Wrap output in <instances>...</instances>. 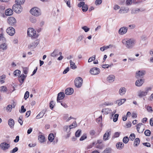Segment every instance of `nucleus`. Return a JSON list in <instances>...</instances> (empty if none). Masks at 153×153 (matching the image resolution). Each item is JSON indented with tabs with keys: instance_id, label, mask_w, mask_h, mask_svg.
Masks as SVG:
<instances>
[{
	"instance_id": "nucleus-1",
	"label": "nucleus",
	"mask_w": 153,
	"mask_h": 153,
	"mask_svg": "<svg viewBox=\"0 0 153 153\" xmlns=\"http://www.w3.org/2000/svg\"><path fill=\"white\" fill-rule=\"evenodd\" d=\"M122 42L127 48L131 49L134 46L136 41L133 38H127L123 39Z\"/></svg>"
},
{
	"instance_id": "nucleus-2",
	"label": "nucleus",
	"mask_w": 153,
	"mask_h": 153,
	"mask_svg": "<svg viewBox=\"0 0 153 153\" xmlns=\"http://www.w3.org/2000/svg\"><path fill=\"white\" fill-rule=\"evenodd\" d=\"M151 89V87H149L146 88L144 90H139L137 93L138 96L140 98L146 96Z\"/></svg>"
},
{
	"instance_id": "nucleus-3",
	"label": "nucleus",
	"mask_w": 153,
	"mask_h": 153,
	"mask_svg": "<svg viewBox=\"0 0 153 153\" xmlns=\"http://www.w3.org/2000/svg\"><path fill=\"white\" fill-rule=\"evenodd\" d=\"M12 9L17 13H20L22 11V8L21 5L20 4L16 3L13 5Z\"/></svg>"
},
{
	"instance_id": "nucleus-4",
	"label": "nucleus",
	"mask_w": 153,
	"mask_h": 153,
	"mask_svg": "<svg viewBox=\"0 0 153 153\" xmlns=\"http://www.w3.org/2000/svg\"><path fill=\"white\" fill-rule=\"evenodd\" d=\"M30 12L32 15L36 16H38L41 14L40 10L36 7L32 8L30 11Z\"/></svg>"
},
{
	"instance_id": "nucleus-5",
	"label": "nucleus",
	"mask_w": 153,
	"mask_h": 153,
	"mask_svg": "<svg viewBox=\"0 0 153 153\" xmlns=\"http://www.w3.org/2000/svg\"><path fill=\"white\" fill-rule=\"evenodd\" d=\"M27 34L30 37L34 36V37H37L39 35L36 33L35 30L33 28H29L28 29Z\"/></svg>"
},
{
	"instance_id": "nucleus-6",
	"label": "nucleus",
	"mask_w": 153,
	"mask_h": 153,
	"mask_svg": "<svg viewBox=\"0 0 153 153\" xmlns=\"http://www.w3.org/2000/svg\"><path fill=\"white\" fill-rule=\"evenodd\" d=\"M83 79L80 77H79L76 78L74 81V83L76 87L78 88H80L82 84Z\"/></svg>"
},
{
	"instance_id": "nucleus-7",
	"label": "nucleus",
	"mask_w": 153,
	"mask_h": 153,
	"mask_svg": "<svg viewBox=\"0 0 153 153\" xmlns=\"http://www.w3.org/2000/svg\"><path fill=\"white\" fill-rule=\"evenodd\" d=\"M145 126L142 123H139L137 125V130L140 133H142L145 129Z\"/></svg>"
},
{
	"instance_id": "nucleus-8",
	"label": "nucleus",
	"mask_w": 153,
	"mask_h": 153,
	"mask_svg": "<svg viewBox=\"0 0 153 153\" xmlns=\"http://www.w3.org/2000/svg\"><path fill=\"white\" fill-rule=\"evenodd\" d=\"M39 41L38 39L35 40L34 42L31 43L30 44L28 45V48L30 49H34L39 44Z\"/></svg>"
},
{
	"instance_id": "nucleus-9",
	"label": "nucleus",
	"mask_w": 153,
	"mask_h": 153,
	"mask_svg": "<svg viewBox=\"0 0 153 153\" xmlns=\"http://www.w3.org/2000/svg\"><path fill=\"white\" fill-rule=\"evenodd\" d=\"M7 22L10 25H14L16 23V20L13 17H9L7 19Z\"/></svg>"
},
{
	"instance_id": "nucleus-10",
	"label": "nucleus",
	"mask_w": 153,
	"mask_h": 153,
	"mask_svg": "<svg viewBox=\"0 0 153 153\" xmlns=\"http://www.w3.org/2000/svg\"><path fill=\"white\" fill-rule=\"evenodd\" d=\"M100 69L97 68H93L90 71V73L92 75H95L98 74L100 72Z\"/></svg>"
},
{
	"instance_id": "nucleus-11",
	"label": "nucleus",
	"mask_w": 153,
	"mask_h": 153,
	"mask_svg": "<svg viewBox=\"0 0 153 153\" xmlns=\"http://www.w3.org/2000/svg\"><path fill=\"white\" fill-rule=\"evenodd\" d=\"M6 32L8 34L11 36L14 35L15 32V29L12 27L8 28L6 30Z\"/></svg>"
},
{
	"instance_id": "nucleus-12",
	"label": "nucleus",
	"mask_w": 153,
	"mask_h": 153,
	"mask_svg": "<svg viewBox=\"0 0 153 153\" xmlns=\"http://www.w3.org/2000/svg\"><path fill=\"white\" fill-rule=\"evenodd\" d=\"M128 30V28L126 27H123L120 28L119 30L118 33L121 35L126 33Z\"/></svg>"
},
{
	"instance_id": "nucleus-13",
	"label": "nucleus",
	"mask_w": 153,
	"mask_h": 153,
	"mask_svg": "<svg viewBox=\"0 0 153 153\" xmlns=\"http://www.w3.org/2000/svg\"><path fill=\"white\" fill-rule=\"evenodd\" d=\"M0 147L2 150H6L10 148V145L9 144L7 143L6 142H4L1 144Z\"/></svg>"
},
{
	"instance_id": "nucleus-14",
	"label": "nucleus",
	"mask_w": 153,
	"mask_h": 153,
	"mask_svg": "<svg viewBox=\"0 0 153 153\" xmlns=\"http://www.w3.org/2000/svg\"><path fill=\"white\" fill-rule=\"evenodd\" d=\"M145 73L146 72L144 70L138 71L136 72V77L137 78L139 77H143Z\"/></svg>"
},
{
	"instance_id": "nucleus-15",
	"label": "nucleus",
	"mask_w": 153,
	"mask_h": 153,
	"mask_svg": "<svg viewBox=\"0 0 153 153\" xmlns=\"http://www.w3.org/2000/svg\"><path fill=\"white\" fill-rule=\"evenodd\" d=\"M111 134V130H108L104 134L103 139L104 140H106L109 139L108 137L110 136Z\"/></svg>"
},
{
	"instance_id": "nucleus-16",
	"label": "nucleus",
	"mask_w": 153,
	"mask_h": 153,
	"mask_svg": "<svg viewBox=\"0 0 153 153\" xmlns=\"http://www.w3.org/2000/svg\"><path fill=\"white\" fill-rule=\"evenodd\" d=\"M115 79V76L113 74H111L108 76L107 80L109 82L111 83L114 81Z\"/></svg>"
},
{
	"instance_id": "nucleus-17",
	"label": "nucleus",
	"mask_w": 153,
	"mask_h": 153,
	"mask_svg": "<svg viewBox=\"0 0 153 153\" xmlns=\"http://www.w3.org/2000/svg\"><path fill=\"white\" fill-rule=\"evenodd\" d=\"M19 81L21 83V84L22 85V84L24 82L25 79L27 77V75H25L24 74H22L20 75L19 76Z\"/></svg>"
},
{
	"instance_id": "nucleus-18",
	"label": "nucleus",
	"mask_w": 153,
	"mask_h": 153,
	"mask_svg": "<svg viewBox=\"0 0 153 153\" xmlns=\"http://www.w3.org/2000/svg\"><path fill=\"white\" fill-rule=\"evenodd\" d=\"M65 94L64 92H60L58 94L57 101L58 102H60V100H62L65 97Z\"/></svg>"
},
{
	"instance_id": "nucleus-19",
	"label": "nucleus",
	"mask_w": 153,
	"mask_h": 153,
	"mask_svg": "<svg viewBox=\"0 0 153 153\" xmlns=\"http://www.w3.org/2000/svg\"><path fill=\"white\" fill-rule=\"evenodd\" d=\"M74 89L72 88H68L65 91V93L67 95L72 94L74 92Z\"/></svg>"
},
{
	"instance_id": "nucleus-20",
	"label": "nucleus",
	"mask_w": 153,
	"mask_h": 153,
	"mask_svg": "<svg viewBox=\"0 0 153 153\" xmlns=\"http://www.w3.org/2000/svg\"><path fill=\"white\" fill-rule=\"evenodd\" d=\"M144 80L142 79H138L136 81L135 85L138 87H140L144 83Z\"/></svg>"
},
{
	"instance_id": "nucleus-21",
	"label": "nucleus",
	"mask_w": 153,
	"mask_h": 153,
	"mask_svg": "<svg viewBox=\"0 0 153 153\" xmlns=\"http://www.w3.org/2000/svg\"><path fill=\"white\" fill-rule=\"evenodd\" d=\"M8 124L11 128H13L14 125V122L13 119H10L8 121Z\"/></svg>"
},
{
	"instance_id": "nucleus-22",
	"label": "nucleus",
	"mask_w": 153,
	"mask_h": 153,
	"mask_svg": "<svg viewBox=\"0 0 153 153\" xmlns=\"http://www.w3.org/2000/svg\"><path fill=\"white\" fill-rule=\"evenodd\" d=\"M101 112L103 114H107L109 113H111V109L108 108H104L102 110Z\"/></svg>"
},
{
	"instance_id": "nucleus-23",
	"label": "nucleus",
	"mask_w": 153,
	"mask_h": 153,
	"mask_svg": "<svg viewBox=\"0 0 153 153\" xmlns=\"http://www.w3.org/2000/svg\"><path fill=\"white\" fill-rule=\"evenodd\" d=\"M129 11L128 9L126 8H121L119 11V13L120 14L127 13Z\"/></svg>"
},
{
	"instance_id": "nucleus-24",
	"label": "nucleus",
	"mask_w": 153,
	"mask_h": 153,
	"mask_svg": "<svg viewBox=\"0 0 153 153\" xmlns=\"http://www.w3.org/2000/svg\"><path fill=\"white\" fill-rule=\"evenodd\" d=\"M124 146V144L122 142L117 143L116 144V147L117 148L119 149H122Z\"/></svg>"
},
{
	"instance_id": "nucleus-25",
	"label": "nucleus",
	"mask_w": 153,
	"mask_h": 153,
	"mask_svg": "<svg viewBox=\"0 0 153 153\" xmlns=\"http://www.w3.org/2000/svg\"><path fill=\"white\" fill-rule=\"evenodd\" d=\"M13 10L10 8L7 9L5 11V13L6 15L7 16H10L13 14Z\"/></svg>"
},
{
	"instance_id": "nucleus-26",
	"label": "nucleus",
	"mask_w": 153,
	"mask_h": 153,
	"mask_svg": "<svg viewBox=\"0 0 153 153\" xmlns=\"http://www.w3.org/2000/svg\"><path fill=\"white\" fill-rule=\"evenodd\" d=\"M59 51L58 49H55L51 54V56L53 57H56L59 55Z\"/></svg>"
},
{
	"instance_id": "nucleus-27",
	"label": "nucleus",
	"mask_w": 153,
	"mask_h": 153,
	"mask_svg": "<svg viewBox=\"0 0 153 153\" xmlns=\"http://www.w3.org/2000/svg\"><path fill=\"white\" fill-rule=\"evenodd\" d=\"M126 101V99L124 98L116 101L115 103L117 104L118 106H120L123 104Z\"/></svg>"
},
{
	"instance_id": "nucleus-28",
	"label": "nucleus",
	"mask_w": 153,
	"mask_h": 153,
	"mask_svg": "<svg viewBox=\"0 0 153 153\" xmlns=\"http://www.w3.org/2000/svg\"><path fill=\"white\" fill-rule=\"evenodd\" d=\"M126 91V88L124 87H121L119 89V93L120 95H123L125 94Z\"/></svg>"
},
{
	"instance_id": "nucleus-29",
	"label": "nucleus",
	"mask_w": 153,
	"mask_h": 153,
	"mask_svg": "<svg viewBox=\"0 0 153 153\" xmlns=\"http://www.w3.org/2000/svg\"><path fill=\"white\" fill-rule=\"evenodd\" d=\"M45 112V110H42L36 116V118L37 119H39L42 117L44 115Z\"/></svg>"
},
{
	"instance_id": "nucleus-30",
	"label": "nucleus",
	"mask_w": 153,
	"mask_h": 153,
	"mask_svg": "<svg viewBox=\"0 0 153 153\" xmlns=\"http://www.w3.org/2000/svg\"><path fill=\"white\" fill-rule=\"evenodd\" d=\"M70 63L71 68L72 69H74L77 68V66L75 65V63L73 62V61L72 60H70Z\"/></svg>"
},
{
	"instance_id": "nucleus-31",
	"label": "nucleus",
	"mask_w": 153,
	"mask_h": 153,
	"mask_svg": "<svg viewBox=\"0 0 153 153\" xmlns=\"http://www.w3.org/2000/svg\"><path fill=\"white\" fill-rule=\"evenodd\" d=\"M112 47L111 45H109L108 46H104L100 48V50L102 51H103L105 50L108 49L110 47Z\"/></svg>"
},
{
	"instance_id": "nucleus-32",
	"label": "nucleus",
	"mask_w": 153,
	"mask_h": 153,
	"mask_svg": "<svg viewBox=\"0 0 153 153\" xmlns=\"http://www.w3.org/2000/svg\"><path fill=\"white\" fill-rule=\"evenodd\" d=\"M7 48V44L4 43L0 45V49L2 50H5Z\"/></svg>"
},
{
	"instance_id": "nucleus-33",
	"label": "nucleus",
	"mask_w": 153,
	"mask_h": 153,
	"mask_svg": "<svg viewBox=\"0 0 153 153\" xmlns=\"http://www.w3.org/2000/svg\"><path fill=\"white\" fill-rule=\"evenodd\" d=\"M38 140L41 143L44 142L45 141V139L44 137L42 135H39L38 137Z\"/></svg>"
},
{
	"instance_id": "nucleus-34",
	"label": "nucleus",
	"mask_w": 153,
	"mask_h": 153,
	"mask_svg": "<svg viewBox=\"0 0 153 153\" xmlns=\"http://www.w3.org/2000/svg\"><path fill=\"white\" fill-rule=\"evenodd\" d=\"M54 138V135L52 133H51L48 136V139L51 142H52L53 141Z\"/></svg>"
},
{
	"instance_id": "nucleus-35",
	"label": "nucleus",
	"mask_w": 153,
	"mask_h": 153,
	"mask_svg": "<svg viewBox=\"0 0 153 153\" xmlns=\"http://www.w3.org/2000/svg\"><path fill=\"white\" fill-rule=\"evenodd\" d=\"M140 140L138 138H137L134 141V146H137L139 144Z\"/></svg>"
},
{
	"instance_id": "nucleus-36",
	"label": "nucleus",
	"mask_w": 153,
	"mask_h": 153,
	"mask_svg": "<svg viewBox=\"0 0 153 153\" xmlns=\"http://www.w3.org/2000/svg\"><path fill=\"white\" fill-rule=\"evenodd\" d=\"M6 77V76L4 74H3L0 76V82L2 84L4 82V80L3 79H5Z\"/></svg>"
},
{
	"instance_id": "nucleus-37",
	"label": "nucleus",
	"mask_w": 153,
	"mask_h": 153,
	"mask_svg": "<svg viewBox=\"0 0 153 153\" xmlns=\"http://www.w3.org/2000/svg\"><path fill=\"white\" fill-rule=\"evenodd\" d=\"M21 71L19 70H16L13 72V74L15 76H19L21 74Z\"/></svg>"
},
{
	"instance_id": "nucleus-38",
	"label": "nucleus",
	"mask_w": 153,
	"mask_h": 153,
	"mask_svg": "<svg viewBox=\"0 0 153 153\" xmlns=\"http://www.w3.org/2000/svg\"><path fill=\"white\" fill-rule=\"evenodd\" d=\"M25 0H15L16 4H20V5L23 4L25 1Z\"/></svg>"
},
{
	"instance_id": "nucleus-39",
	"label": "nucleus",
	"mask_w": 153,
	"mask_h": 153,
	"mask_svg": "<svg viewBox=\"0 0 153 153\" xmlns=\"http://www.w3.org/2000/svg\"><path fill=\"white\" fill-rule=\"evenodd\" d=\"M88 9L87 5L84 4V5L82 7V10L83 12H86Z\"/></svg>"
},
{
	"instance_id": "nucleus-40",
	"label": "nucleus",
	"mask_w": 153,
	"mask_h": 153,
	"mask_svg": "<svg viewBox=\"0 0 153 153\" xmlns=\"http://www.w3.org/2000/svg\"><path fill=\"white\" fill-rule=\"evenodd\" d=\"M76 125H77L76 122H74L73 124L70 125L69 126V131L71 129L76 127Z\"/></svg>"
},
{
	"instance_id": "nucleus-41",
	"label": "nucleus",
	"mask_w": 153,
	"mask_h": 153,
	"mask_svg": "<svg viewBox=\"0 0 153 153\" xmlns=\"http://www.w3.org/2000/svg\"><path fill=\"white\" fill-rule=\"evenodd\" d=\"M12 109V106L11 105H8L6 108V110L7 111L10 112Z\"/></svg>"
},
{
	"instance_id": "nucleus-42",
	"label": "nucleus",
	"mask_w": 153,
	"mask_h": 153,
	"mask_svg": "<svg viewBox=\"0 0 153 153\" xmlns=\"http://www.w3.org/2000/svg\"><path fill=\"white\" fill-rule=\"evenodd\" d=\"M7 90V88L4 86H2L0 87V90L3 92H6Z\"/></svg>"
},
{
	"instance_id": "nucleus-43",
	"label": "nucleus",
	"mask_w": 153,
	"mask_h": 153,
	"mask_svg": "<svg viewBox=\"0 0 153 153\" xmlns=\"http://www.w3.org/2000/svg\"><path fill=\"white\" fill-rule=\"evenodd\" d=\"M95 55H93L91 57L89 58L88 60V62H90L94 60L95 59Z\"/></svg>"
},
{
	"instance_id": "nucleus-44",
	"label": "nucleus",
	"mask_w": 153,
	"mask_h": 153,
	"mask_svg": "<svg viewBox=\"0 0 153 153\" xmlns=\"http://www.w3.org/2000/svg\"><path fill=\"white\" fill-rule=\"evenodd\" d=\"M81 132V130H78L75 133V136L76 137H79L80 136Z\"/></svg>"
},
{
	"instance_id": "nucleus-45",
	"label": "nucleus",
	"mask_w": 153,
	"mask_h": 153,
	"mask_svg": "<svg viewBox=\"0 0 153 153\" xmlns=\"http://www.w3.org/2000/svg\"><path fill=\"white\" fill-rule=\"evenodd\" d=\"M111 149L110 148H107L102 153H111Z\"/></svg>"
},
{
	"instance_id": "nucleus-46",
	"label": "nucleus",
	"mask_w": 153,
	"mask_h": 153,
	"mask_svg": "<svg viewBox=\"0 0 153 153\" xmlns=\"http://www.w3.org/2000/svg\"><path fill=\"white\" fill-rule=\"evenodd\" d=\"M28 68L27 67L23 68V71L24 73L25 74H27L28 73Z\"/></svg>"
},
{
	"instance_id": "nucleus-47",
	"label": "nucleus",
	"mask_w": 153,
	"mask_h": 153,
	"mask_svg": "<svg viewBox=\"0 0 153 153\" xmlns=\"http://www.w3.org/2000/svg\"><path fill=\"white\" fill-rule=\"evenodd\" d=\"M82 28L83 30L85 32H88L90 30V28L86 26L82 27Z\"/></svg>"
},
{
	"instance_id": "nucleus-48",
	"label": "nucleus",
	"mask_w": 153,
	"mask_h": 153,
	"mask_svg": "<svg viewBox=\"0 0 153 153\" xmlns=\"http://www.w3.org/2000/svg\"><path fill=\"white\" fill-rule=\"evenodd\" d=\"M129 139L127 137H124L123 139V142L125 143H127L128 142Z\"/></svg>"
},
{
	"instance_id": "nucleus-49",
	"label": "nucleus",
	"mask_w": 153,
	"mask_h": 153,
	"mask_svg": "<svg viewBox=\"0 0 153 153\" xmlns=\"http://www.w3.org/2000/svg\"><path fill=\"white\" fill-rule=\"evenodd\" d=\"M144 134L146 136H149L150 135L151 132L149 130H146L145 131Z\"/></svg>"
},
{
	"instance_id": "nucleus-50",
	"label": "nucleus",
	"mask_w": 153,
	"mask_h": 153,
	"mask_svg": "<svg viewBox=\"0 0 153 153\" xmlns=\"http://www.w3.org/2000/svg\"><path fill=\"white\" fill-rule=\"evenodd\" d=\"M135 137V135L133 133L131 134L129 137L130 139L131 140H133Z\"/></svg>"
},
{
	"instance_id": "nucleus-51",
	"label": "nucleus",
	"mask_w": 153,
	"mask_h": 153,
	"mask_svg": "<svg viewBox=\"0 0 153 153\" xmlns=\"http://www.w3.org/2000/svg\"><path fill=\"white\" fill-rule=\"evenodd\" d=\"M30 21L33 23H35L36 22V19L35 17H31L30 19Z\"/></svg>"
},
{
	"instance_id": "nucleus-52",
	"label": "nucleus",
	"mask_w": 153,
	"mask_h": 153,
	"mask_svg": "<svg viewBox=\"0 0 153 153\" xmlns=\"http://www.w3.org/2000/svg\"><path fill=\"white\" fill-rule=\"evenodd\" d=\"M118 116V114H116L114 115L113 118V121L114 122H116L117 120Z\"/></svg>"
},
{
	"instance_id": "nucleus-53",
	"label": "nucleus",
	"mask_w": 153,
	"mask_h": 153,
	"mask_svg": "<svg viewBox=\"0 0 153 153\" xmlns=\"http://www.w3.org/2000/svg\"><path fill=\"white\" fill-rule=\"evenodd\" d=\"M102 2V0H96L95 2V4L96 5H98L100 4Z\"/></svg>"
},
{
	"instance_id": "nucleus-54",
	"label": "nucleus",
	"mask_w": 153,
	"mask_h": 153,
	"mask_svg": "<svg viewBox=\"0 0 153 153\" xmlns=\"http://www.w3.org/2000/svg\"><path fill=\"white\" fill-rule=\"evenodd\" d=\"M29 92L27 91L25 94L24 99L25 100H26L27 98L29 97Z\"/></svg>"
},
{
	"instance_id": "nucleus-55",
	"label": "nucleus",
	"mask_w": 153,
	"mask_h": 153,
	"mask_svg": "<svg viewBox=\"0 0 153 153\" xmlns=\"http://www.w3.org/2000/svg\"><path fill=\"white\" fill-rule=\"evenodd\" d=\"M26 111V109L25 108H24V106L23 105H22L21 107V109L19 111L21 113H24Z\"/></svg>"
},
{
	"instance_id": "nucleus-56",
	"label": "nucleus",
	"mask_w": 153,
	"mask_h": 153,
	"mask_svg": "<svg viewBox=\"0 0 153 153\" xmlns=\"http://www.w3.org/2000/svg\"><path fill=\"white\" fill-rule=\"evenodd\" d=\"M62 53L61 52H59V55H60V56L57 59L59 60H62L63 58V56H62Z\"/></svg>"
},
{
	"instance_id": "nucleus-57",
	"label": "nucleus",
	"mask_w": 153,
	"mask_h": 153,
	"mask_svg": "<svg viewBox=\"0 0 153 153\" xmlns=\"http://www.w3.org/2000/svg\"><path fill=\"white\" fill-rule=\"evenodd\" d=\"M85 2H81L79 3L78 4V6L79 7H82V6L84 5Z\"/></svg>"
},
{
	"instance_id": "nucleus-58",
	"label": "nucleus",
	"mask_w": 153,
	"mask_h": 153,
	"mask_svg": "<svg viewBox=\"0 0 153 153\" xmlns=\"http://www.w3.org/2000/svg\"><path fill=\"white\" fill-rule=\"evenodd\" d=\"M18 150V148L17 147L14 148L10 152V153H14L17 152Z\"/></svg>"
},
{
	"instance_id": "nucleus-59",
	"label": "nucleus",
	"mask_w": 153,
	"mask_h": 153,
	"mask_svg": "<svg viewBox=\"0 0 153 153\" xmlns=\"http://www.w3.org/2000/svg\"><path fill=\"white\" fill-rule=\"evenodd\" d=\"M64 131L67 132L69 131V127L68 126H65L64 127Z\"/></svg>"
},
{
	"instance_id": "nucleus-60",
	"label": "nucleus",
	"mask_w": 153,
	"mask_h": 153,
	"mask_svg": "<svg viewBox=\"0 0 153 153\" xmlns=\"http://www.w3.org/2000/svg\"><path fill=\"white\" fill-rule=\"evenodd\" d=\"M120 132H116L114 134V137H118L120 135Z\"/></svg>"
},
{
	"instance_id": "nucleus-61",
	"label": "nucleus",
	"mask_w": 153,
	"mask_h": 153,
	"mask_svg": "<svg viewBox=\"0 0 153 153\" xmlns=\"http://www.w3.org/2000/svg\"><path fill=\"white\" fill-rule=\"evenodd\" d=\"M143 144L145 146L147 147H150L151 146V145L149 143H143Z\"/></svg>"
},
{
	"instance_id": "nucleus-62",
	"label": "nucleus",
	"mask_w": 153,
	"mask_h": 153,
	"mask_svg": "<svg viewBox=\"0 0 153 153\" xmlns=\"http://www.w3.org/2000/svg\"><path fill=\"white\" fill-rule=\"evenodd\" d=\"M113 8L114 10H117L120 8V7L117 4H115L114 7Z\"/></svg>"
},
{
	"instance_id": "nucleus-63",
	"label": "nucleus",
	"mask_w": 153,
	"mask_h": 153,
	"mask_svg": "<svg viewBox=\"0 0 153 153\" xmlns=\"http://www.w3.org/2000/svg\"><path fill=\"white\" fill-rule=\"evenodd\" d=\"M65 2H66L67 5L69 7H71L70 4V0H68V1L65 0Z\"/></svg>"
},
{
	"instance_id": "nucleus-64",
	"label": "nucleus",
	"mask_w": 153,
	"mask_h": 153,
	"mask_svg": "<svg viewBox=\"0 0 153 153\" xmlns=\"http://www.w3.org/2000/svg\"><path fill=\"white\" fill-rule=\"evenodd\" d=\"M86 138V136L85 135H83L80 138V140L82 141L84 140Z\"/></svg>"
}]
</instances>
